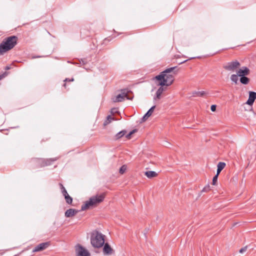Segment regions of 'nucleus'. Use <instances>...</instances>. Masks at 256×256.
Here are the masks:
<instances>
[{
  "instance_id": "1",
  "label": "nucleus",
  "mask_w": 256,
  "mask_h": 256,
  "mask_svg": "<svg viewBox=\"0 0 256 256\" xmlns=\"http://www.w3.org/2000/svg\"><path fill=\"white\" fill-rule=\"evenodd\" d=\"M176 66L172 67L166 68L159 75L156 76V79L159 81L158 85L161 86L158 88L156 92V96L154 100L160 99L162 92L164 90V86H170L174 82V75L176 72L174 70Z\"/></svg>"
},
{
  "instance_id": "2",
  "label": "nucleus",
  "mask_w": 256,
  "mask_h": 256,
  "mask_svg": "<svg viewBox=\"0 0 256 256\" xmlns=\"http://www.w3.org/2000/svg\"><path fill=\"white\" fill-rule=\"evenodd\" d=\"M18 39L14 36L5 38L0 44V55L12 49L16 44Z\"/></svg>"
},
{
  "instance_id": "3",
  "label": "nucleus",
  "mask_w": 256,
  "mask_h": 256,
  "mask_svg": "<svg viewBox=\"0 0 256 256\" xmlns=\"http://www.w3.org/2000/svg\"><path fill=\"white\" fill-rule=\"evenodd\" d=\"M104 197L105 194L104 193L91 197L86 202L85 204L82 205L81 210H85L90 207L96 206L104 200Z\"/></svg>"
},
{
  "instance_id": "4",
  "label": "nucleus",
  "mask_w": 256,
  "mask_h": 256,
  "mask_svg": "<svg viewBox=\"0 0 256 256\" xmlns=\"http://www.w3.org/2000/svg\"><path fill=\"white\" fill-rule=\"evenodd\" d=\"M90 242L94 248H100L104 243V236L98 231L94 232L91 236Z\"/></svg>"
},
{
  "instance_id": "5",
  "label": "nucleus",
  "mask_w": 256,
  "mask_h": 256,
  "mask_svg": "<svg viewBox=\"0 0 256 256\" xmlns=\"http://www.w3.org/2000/svg\"><path fill=\"white\" fill-rule=\"evenodd\" d=\"M128 91L126 90H122L121 93L114 97L112 100L114 102H120L123 101L125 98L128 100H132L128 96Z\"/></svg>"
},
{
  "instance_id": "6",
  "label": "nucleus",
  "mask_w": 256,
  "mask_h": 256,
  "mask_svg": "<svg viewBox=\"0 0 256 256\" xmlns=\"http://www.w3.org/2000/svg\"><path fill=\"white\" fill-rule=\"evenodd\" d=\"M240 66V62L237 61H233L226 63L224 66V68L229 71H234Z\"/></svg>"
},
{
  "instance_id": "7",
  "label": "nucleus",
  "mask_w": 256,
  "mask_h": 256,
  "mask_svg": "<svg viewBox=\"0 0 256 256\" xmlns=\"http://www.w3.org/2000/svg\"><path fill=\"white\" fill-rule=\"evenodd\" d=\"M76 253L77 256H90V254L88 250L80 245L77 246Z\"/></svg>"
},
{
  "instance_id": "8",
  "label": "nucleus",
  "mask_w": 256,
  "mask_h": 256,
  "mask_svg": "<svg viewBox=\"0 0 256 256\" xmlns=\"http://www.w3.org/2000/svg\"><path fill=\"white\" fill-rule=\"evenodd\" d=\"M49 245L50 244L48 242L41 243L35 247V248L32 250V252H36L42 251L46 249Z\"/></svg>"
},
{
  "instance_id": "9",
  "label": "nucleus",
  "mask_w": 256,
  "mask_h": 256,
  "mask_svg": "<svg viewBox=\"0 0 256 256\" xmlns=\"http://www.w3.org/2000/svg\"><path fill=\"white\" fill-rule=\"evenodd\" d=\"M236 73L239 76H247L250 74V70L246 66H243L239 69Z\"/></svg>"
},
{
  "instance_id": "10",
  "label": "nucleus",
  "mask_w": 256,
  "mask_h": 256,
  "mask_svg": "<svg viewBox=\"0 0 256 256\" xmlns=\"http://www.w3.org/2000/svg\"><path fill=\"white\" fill-rule=\"evenodd\" d=\"M32 162L36 166V168L44 167V158H34L32 159Z\"/></svg>"
},
{
  "instance_id": "11",
  "label": "nucleus",
  "mask_w": 256,
  "mask_h": 256,
  "mask_svg": "<svg viewBox=\"0 0 256 256\" xmlns=\"http://www.w3.org/2000/svg\"><path fill=\"white\" fill-rule=\"evenodd\" d=\"M256 99V92H249L248 99L246 102V104L248 105H252Z\"/></svg>"
},
{
  "instance_id": "12",
  "label": "nucleus",
  "mask_w": 256,
  "mask_h": 256,
  "mask_svg": "<svg viewBox=\"0 0 256 256\" xmlns=\"http://www.w3.org/2000/svg\"><path fill=\"white\" fill-rule=\"evenodd\" d=\"M78 212V210L74 208H70L66 210L64 215L66 218H70L75 216Z\"/></svg>"
},
{
  "instance_id": "13",
  "label": "nucleus",
  "mask_w": 256,
  "mask_h": 256,
  "mask_svg": "<svg viewBox=\"0 0 256 256\" xmlns=\"http://www.w3.org/2000/svg\"><path fill=\"white\" fill-rule=\"evenodd\" d=\"M103 252L104 254L110 255L113 253L114 250L111 248L108 244L106 243L104 245Z\"/></svg>"
},
{
  "instance_id": "14",
  "label": "nucleus",
  "mask_w": 256,
  "mask_h": 256,
  "mask_svg": "<svg viewBox=\"0 0 256 256\" xmlns=\"http://www.w3.org/2000/svg\"><path fill=\"white\" fill-rule=\"evenodd\" d=\"M58 160V158H52L49 159H44V166H48L52 164L54 162Z\"/></svg>"
},
{
  "instance_id": "15",
  "label": "nucleus",
  "mask_w": 256,
  "mask_h": 256,
  "mask_svg": "<svg viewBox=\"0 0 256 256\" xmlns=\"http://www.w3.org/2000/svg\"><path fill=\"white\" fill-rule=\"evenodd\" d=\"M144 174L149 178L156 177L158 174L154 171H146L144 172Z\"/></svg>"
},
{
  "instance_id": "16",
  "label": "nucleus",
  "mask_w": 256,
  "mask_h": 256,
  "mask_svg": "<svg viewBox=\"0 0 256 256\" xmlns=\"http://www.w3.org/2000/svg\"><path fill=\"white\" fill-rule=\"evenodd\" d=\"M226 164L224 162H220L218 164L216 174H219L220 172L224 168Z\"/></svg>"
},
{
  "instance_id": "17",
  "label": "nucleus",
  "mask_w": 256,
  "mask_h": 256,
  "mask_svg": "<svg viewBox=\"0 0 256 256\" xmlns=\"http://www.w3.org/2000/svg\"><path fill=\"white\" fill-rule=\"evenodd\" d=\"M249 81H250V79L248 78H247L245 76H240V82L242 84H246L248 83Z\"/></svg>"
},
{
  "instance_id": "18",
  "label": "nucleus",
  "mask_w": 256,
  "mask_h": 256,
  "mask_svg": "<svg viewBox=\"0 0 256 256\" xmlns=\"http://www.w3.org/2000/svg\"><path fill=\"white\" fill-rule=\"evenodd\" d=\"M126 132L125 130H123L120 132L116 135V140H118V139L121 138L122 136H123L126 134Z\"/></svg>"
},
{
  "instance_id": "19",
  "label": "nucleus",
  "mask_w": 256,
  "mask_h": 256,
  "mask_svg": "<svg viewBox=\"0 0 256 256\" xmlns=\"http://www.w3.org/2000/svg\"><path fill=\"white\" fill-rule=\"evenodd\" d=\"M156 108V106H152L148 112H147L145 114V116H148L150 117L152 114L154 108Z\"/></svg>"
},
{
  "instance_id": "20",
  "label": "nucleus",
  "mask_w": 256,
  "mask_h": 256,
  "mask_svg": "<svg viewBox=\"0 0 256 256\" xmlns=\"http://www.w3.org/2000/svg\"><path fill=\"white\" fill-rule=\"evenodd\" d=\"M112 119H113V118L110 116L109 115V116H107L106 120L104 122V126H106L107 124H110V122L112 121Z\"/></svg>"
},
{
  "instance_id": "21",
  "label": "nucleus",
  "mask_w": 256,
  "mask_h": 256,
  "mask_svg": "<svg viewBox=\"0 0 256 256\" xmlns=\"http://www.w3.org/2000/svg\"><path fill=\"white\" fill-rule=\"evenodd\" d=\"M66 202L68 204H71L72 202V198L71 196H70L68 194V195L65 196H64Z\"/></svg>"
},
{
  "instance_id": "22",
  "label": "nucleus",
  "mask_w": 256,
  "mask_h": 256,
  "mask_svg": "<svg viewBox=\"0 0 256 256\" xmlns=\"http://www.w3.org/2000/svg\"><path fill=\"white\" fill-rule=\"evenodd\" d=\"M126 165H123L120 168V170H119V172L120 174H123L126 171Z\"/></svg>"
},
{
  "instance_id": "23",
  "label": "nucleus",
  "mask_w": 256,
  "mask_h": 256,
  "mask_svg": "<svg viewBox=\"0 0 256 256\" xmlns=\"http://www.w3.org/2000/svg\"><path fill=\"white\" fill-rule=\"evenodd\" d=\"M204 92H195L193 93L194 96H202L204 94Z\"/></svg>"
},
{
  "instance_id": "24",
  "label": "nucleus",
  "mask_w": 256,
  "mask_h": 256,
  "mask_svg": "<svg viewBox=\"0 0 256 256\" xmlns=\"http://www.w3.org/2000/svg\"><path fill=\"white\" fill-rule=\"evenodd\" d=\"M230 80L235 83H237L238 80V74H232L230 76Z\"/></svg>"
},
{
  "instance_id": "25",
  "label": "nucleus",
  "mask_w": 256,
  "mask_h": 256,
  "mask_svg": "<svg viewBox=\"0 0 256 256\" xmlns=\"http://www.w3.org/2000/svg\"><path fill=\"white\" fill-rule=\"evenodd\" d=\"M136 132V130H132L130 132H129L128 134L126 135V137L128 139H130L131 138V136Z\"/></svg>"
},
{
  "instance_id": "26",
  "label": "nucleus",
  "mask_w": 256,
  "mask_h": 256,
  "mask_svg": "<svg viewBox=\"0 0 256 256\" xmlns=\"http://www.w3.org/2000/svg\"><path fill=\"white\" fill-rule=\"evenodd\" d=\"M210 190V186L208 184L207 186H204L203 189L202 190V192H208L209 190Z\"/></svg>"
},
{
  "instance_id": "27",
  "label": "nucleus",
  "mask_w": 256,
  "mask_h": 256,
  "mask_svg": "<svg viewBox=\"0 0 256 256\" xmlns=\"http://www.w3.org/2000/svg\"><path fill=\"white\" fill-rule=\"evenodd\" d=\"M218 174H216V175H215L214 176V178H212V182L213 185H215L216 184V182H217V180H218Z\"/></svg>"
},
{
  "instance_id": "28",
  "label": "nucleus",
  "mask_w": 256,
  "mask_h": 256,
  "mask_svg": "<svg viewBox=\"0 0 256 256\" xmlns=\"http://www.w3.org/2000/svg\"><path fill=\"white\" fill-rule=\"evenodd\" d=\"M248 248V246H244L242 248H240L239 250V252L241 254H242L244 253V252H246V250Z\"/></svg>"
},
{
  "instance_id": "29",
  "label": "nucleus",
  "mask_w": 256,
  "mask_h": 256,
  "mask_svg": "<svg viewBox=\"0 0 256 256\" xmlns=\"http://www.w3.org/2000/svg\"><path fill=\"white\" fill-rule=\"evenodd\" d=\"M62 192L64 196L68 194V193L65 188H63V190H62Z\"/></svg>"
},
{
  "instance_id": "30",
  "label": "nucleus",
  "mask_w": 256,
  "mask_h": 256,
  "mask_svg": "<svg viewBox=\"0 0 256 256\" xmlns=\"http://www.w3.org/2000/svg\"><path fill=\"white\" fill-rule=\"evenodd\" d=\"M210 110L212 112H214L216 110V105H212L210 108Z\"/></svg>"
},
{
  "instance_id": "31",
  "label": "nucleus",
  "mask_w": 256,
  "mask_h": 256,
  "mask_svg": "<svg viewBox=\"0 0 256 256\" xmlns=\"http://www.w3.org/2000/svg\"><path fill=\"white\" fill-rule=\"evenodd\" d=\"M74 80V79L73 78H66L64 80V82H73Z\"/></svg>"
},
{
  "instance_id": "32",
  "label": "nucleus",
  "mask_w": 256,
  "mask_h": 256,
  "mask_svg": "<svg viewBox=\"0 0 256 256\" xmlns=\"http://www.w3.org/2000/svg\"><path fill=\"white\" fill-rule=\"evenodd\" d=\"M148 116H145V114H144V116L142 117V120H143V121H145V120H146L148 119Z\"/></svg>"
},
{
  "instance_id": "33",
  "label": "nucleus",
  "mask_w": 256,
  "mask_h": 256,
  "mask_svg": "<svg viewBox=\"0 0 256 256\" xmlns=\"http://www.w3.org/2000/svg\"><path fill=\"white\" fill-rule=\"evenodd\" d=\"M5 76V74L0 75V80L3 78Z\"/></svg>"
},
{
  "instance_id": "34",
  "label": "nucleus",
  "mask_w": 256,
  "mask_h": 256,
  "mask_svg": "<svg viewBox=\"0 0 256 256\" xmlns=\"http://www.w3.org/2000/svg\"><path fill=\"white\" fill-rule=\"evenodd\" d=\"M60 188H61L62 190H63L64 188V186L62 184H60Z\"/></svg>"
},
{
  "instance_id": "35",
  "label": "nucleus",
  "mask_w": 256,
  "mask_h": 256,
  "mask_svg": "<svg viewBox=\"0 0 256 256\" xmlns=\"http://www.w3.org/2000/svg\"><path fill=\"white\" fill-rule=\"evenodd\" d=\"M60 188H61L62 190H63L64 188V186L62 184H60Z\"/></svg>"
},
{
  "instance_id": "36",
  "label": "nucleus",
  "mask_w": 256,
  "mask_h": 256,
  "mask_svg": "<svg viewBox=\"0 0 256 256\" xmlns=\"http://www.w3.org/2000/svg\"><path fill=\"white\" fill-rule=\"evenodd\" d=\"M10 66H6V68H5V70H10Z\"/></svg>"
},
{
  "instance_id": "37",
  "label": "nucleus",
  "mask_w": 256,
  "mask_h": 256,
  "mask_svg": "<svg viewBox=\"0 0 256 256\" xmlns=\"http://www.w3.org/2000/svg\"><path fill=\"white\" fill-rule=\"evenodd\" d=\"M63 86H64L65 88H66V84H64V85H63Z\"/></svg>"
},
{
  "instance_id": "38",
  "label": "nucleus",
  "mask_w": 256,
  "mask_h": 256,
  "mask_svg": "<svg viewBox=\"0 0 256 256\" xmlns=\"http://www.w3.org/2000/svg\"><path fill=\"white\" fill-rule=\"evenodd\" d=\"M188 60H185L183 62H182L181 64H182V63H184V62H186Z\"/></svg>"
}]
</instances>
